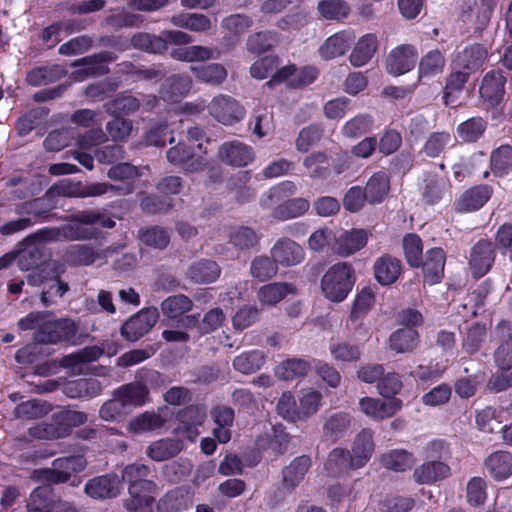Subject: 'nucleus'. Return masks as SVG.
Returning <instances> with one entry per match:
<instances>
[{
    "label": "nucleus",
    "mask_w": 512,
    "mask_h": 512,
    "mask_svg": "<svg viewBox=\"0 0 512 512\" xmlns=\"http://www.w3.org/2000/svg\"><path fill=\"white\" fill-rule=\"evenodd\" d=\"M487 56V49L483 45L475 44L458 53L454 65L471 75L484 64Z\"/></svg>",
    "instance_id": "23"
},
{
    "label": "nucleus",
    "mask_w": 512,
    "mask_h": 512,
    "mask_svg": "<svg viewBox=\"0 0 512 512\" xmlns=\"http://www.w3.org/2000/svg\"><path fill=\"white\" fill-rule=\"evenodd\" d=\"M325 469L331 476H340L349 469H356L350 464L348 453L343 449L336 448L332 450L325 463Z\"/></svg>",
    "instance_id": "57"
},
{
    "label": "nucleus",
    "mask_w": 512,
    "mask_h": 512,
    "mask_svg": "<svg viewBox=\"0 0 512 512\" xmlns=\"http://www.w3.org/2000/svg\"><path fill=\"white\" fill-rule=\"evenodd\" d=\"M52 503L51 490L48 487H37L27 500V512H51Z\"/></svg>",
    "instance_id": "55"
},
{
    "label": "nucleus",
    "mask_w": 512,
    "mask_h": 512,
    "mask_svg": "<svg viewBox=\"0 0 512 512\" xmlns=\"http://www.w3.org/2000/svg\"><path fill=\"white\" fill-rule=\"evenodd\" d=\"M311 367V363L305 359L291 358L278 364L274 369V373L280 379L294 380L295 378L307 375Z\"/></svg>",
    "instance_id": "36"
},
{
    "label": "nucleus",
    "mask_w": 512,
    "mask_h": 512,
    "mask_svg": "<svg viewBox=\"0 0 512 512\" xmlns=\"http://www.w3.org/2000/svg\"><path fill=\"white\" fill-rule=\"evenodd\" d=\"M129 498L125 500L124 507L128 512H152L155 502L154 494L157 485L154 482L134 484L128 488Z\"/></svg>",
    "instance_id": "8"
},
{
    "label": "nucleus",
    "mask_w": 512,
    "mask_h": 512,
    "mask_svg": "<svg viewBox=\"0 0 512 512\" xmlns=\"http://www.w3.org/2000/svg\"><path fill=\"white\" fill-rule=\"evenodd\" d=\"M188 277L195 283H211L220 275V267L211 260L193 263L188 269Z\"/></svg>",
    "instance_id": "39"
},
{
    "label": "nucleus",
    "mask_w": 512,
    "mask_h": 512,
    "mask_svg": "<svg viewBox=\"0 0 512 512\" xmlns=\"http://www.w3.org/2000/svg\"><path fill=\"white\" fill-rule=\"evenodd\" d=\"M209 114L219 123L231 126L245 117L244 107L233 97L220 94L207 106Z\"/></svg>",
    "instance_id": "4"
},
{
    "label": "nucleus",
    "mask_w": 512,
    "mask_h": 512,
    "mask_svg": "<svg viewBox=\"0 0 512 512\" xmlns=\"http://www.w3.org/2000/svg\"><path fill=\"white\" fill-rule=\"evenodd\" d=\"M76 325L70 319L47 321L36 335L42 343L55 344L71 339L76 334Z\"/></svg>",
    "instance_id": "10"
},
{
    "label": "nucleus",
    "mask_w": 512,
    "mask_h": 512,
    "mask_svg": "<svg viewBox=\"0 0 512 512\" xmlns=\"http://www.w3.org/2000/svg\"><path fill=\"white\" fill-rule=\"evenodd\" d=\"M278 265L279 263H276L273 258L258 256L251 262L250 273L253 278L259 281H266L277 274Z\"/></svg>",
    "instance_id": "56"
},
{
    "label": "nucleus",
    "mask_w": 512,
    "mask_h": 512,
    "mask_svg": "<svg viewBox=\"0 0 512 512\" xmlns=\"http://www.w3.org/2000/svg\"><path fill=\"white\" fill-rule=\"evenodd\" d=\"M271 256L280 266L291 267L304 260L305 252L298 243L290 238H281L271 248Z\"/></svg>",
    "instance_id": "11"
},
{
    "label": "nucleus",
    "mask_w": 512,
    "mask_h": 512,
    "mask_svg": "<svg viewBox=\"0 0 512 512\" xmlns=\"http://www.w3.org/2000/svg\"><path fill=\"white\" fill-rule=\"evenodd\" d=\"M450 468L443 462L430 461L424 463L414 471V478L418 483H432L448 477Z\"/></svg>",
    "instance_id": "38"
},
{
    "label": "nucleus",
    "mask_w": 512,
    "mask_h": 512,
    "mask_svg": "<svg viewBox=\"0 0 512 512\" xmlns=\"http://www.w3.org/2000/svg\"><path fill=\"white\" fill-rule=\"evenodd\" d=\"M303 166L309 171L310 178H326L329 174L328 155L320 151L311 153L304 158Z\"/></svg>",
    "instance_id": "54"
},
{
    "label": "nucleus",
    "mask_w": 512,
    "mask_h": 512,
    "mask_svg": "<svg viewBox=\"0 0 512 512\" xmlns=\"http://www.w3.org/2000/svg\"><path fill=\"white\" fill-rule=\"evenodd\" d=\"M355 40V34L351 30L337 32L328 37L319 47V55L325 60H331L343 56Z\"/></svg>",
    "instance_id": "17"
},
{
    "label": "nucleus",
    "mask_w": 512,
    "mask_h": 512,
    "mask_svg": "<svg viewBox=\"0 0 512 512\" xmlns=\"http://www.w3.org/2000/svg\"><path fill=\"white\" fill-rule=\"evenodd\" d=\"M191 70L199 80L212 85L224 82L228 74L226 68L219 63L194 66Z\"/></svg>",
    "instance_id": "50"
},
{
    "label": "nucleus",
    "mask_w": 512,
    "mask_h": 512,
    "mask_svg": "<svg viewBox=\"0 0 512 512\" xmlns=\"http://www.w3.org/2000/svg\"><path fill=\"white\" fill-rule=\"evenodd\" d=\"M418 57L419 53L414 45H398L387 56L386 71L394 76L406 74L415 67Z\"/></svg>",
    "instance_id": "5"
},
{
    "label": "nucleus",
    "mask_w": 512,
    "mask_h": 512,
    "mask_svg": "<svg viewBox=\"0 0 512 512\" xmlns=\"http://www.w3.org/2000/svg\"><path fill=\"white\" fill-rule=\"evenodd\" d=\"M309 467V457L300 456L295 458L283 470V485L288 489H294L303 480Z\"/></svg>",
    "instance_id": "40"
},
{
    "label": "nucleus",
    "mask_w": 512,
    "mask_h": 512,
    "mask_svg": "<svg viewBox=\"0 0 512 512\" xmlns=\"http://www.w3.org/2000/svg\"><path fill=\"white\" fill-rule=\"evenodd\" d=\"M403 402L399 398L381 400L372 397H363L359 400L362 413L373 420H384L395 415L402 409Z\"/></svg>",
    "instance_id": "9"
},
{
    "label": "nucleus",
    "mask_w": 512,
    "mask_h": 512,
    "mask_svg": "<svg viewBox=\"0 0 512 512\" xmlns=\"http://www.w3.org/2000/svg\"><path fill=\"white\" fill-rule=\"evenodd\" d=\"M171 23L177 27L185 28L194 32H205L212 26L211 20L203 15L196 13H182L173 16Z\"/></svg>",
    "instance_id": "47"
},
{
    "label": "nucleus",
    "mask_w": 512,
    "mask_h": 512,
    "mask_svg": "<svg viewBox=\"0 0 512 512\" xmlns=\"http://www.w3.org/2000/svg\"><path fill=\"white\" fill-rule=\"evenodd\" d=\"M317 74V70L313 67H305L297 71L295 66L288 65L277 71L271 80L267 82V85L272 86L288 81L289 86L299 88L313 83L317 78Z\"/></svg>",
    "instance_id": "12"
},
{
    "label": "nucleus",
    "mask_w": 512,
    "mask_h": 512,
    "mask_svg": "<svg viewBox=\"0 0 512 512\" xmlns=\"http://www.w3.org/2000/svg\"><path fill=\"white\" fill-rule=\"evenodd\" d=\"M470 74L454 65L452 72L448 75L444 87L443 99L446 105L456 102L467 83Z\"/></svg>",
    "instance_id": "35"
},
{
    "label": "nucleus",
    "mask_w": 512,
    "mask_h": 512,
    "mask_svg": "<svg viewBox=\"0 0 512 512\" xmlns=\"http://www.w3.org/2000/svg\"><path fill=\"white\" fill-rule=\"evenodd\" d=\"M486 468L495 480H504L512 474V458L508 452L498 451L486 460Z\"/></svg>",
    "instance_id": "37"
},
{
    "label": "nucleus",
    "mask_w": 512,
    "mask_h": 512,
    "mask_svg": "<svg viewBox=\"0 0 512 512\" xmlns=\"http://www.w3.org/2000/svg\"><path fill=\"white\" fill-rule=\"evenodd\" d=\"M512 417L511 409L501 408L496 412L491 407H486L479 411L476 415L477 426L485 432H494L500 429L502 422L509 420Z\"/></svg>",
    "instance_id": "32"
},
{
    "label": "nucleus",
    "mask_w": 512,
    "mask_h": 512,
    "mask_svg": "<svg viewBox=\"0 0 512 512\" xmlns=\"http://www.w3.org/2000/svg\"><path fill=\"white\" fill-rule=\"evenodd\" d=\"M278 41V36L275 33L258 32L249 36L246 46L249 52L261 54L274 47Z\"/></svg>",
    "instance_id": "63"
},
{
    "label": "nucleus",
    "mask_w": 512,
    "mask_h": 512,
    "mask_svg": "<svg viewBox=\"0 0 512 512\" xmlns=\"http://www.w3.org/2000/svg\"><path fill=\"white\" fill-rule=\"evenodd\" d=\"M101 390V383L95 378L72 380L64 386V393L70 398L94 397L99 395Z\"/></svg>",
    "instance_id": "34"
},
{
    "label": "nucleus",
    "mask_w": 512,
    "mask_h": 512,
    "mask_svg": "<svg viewBox=\"0 0 512 512\" xmlns=\"http://www.w3.org/2000/svg\"><path fill=\"white\" fill-rule=\"evenodd\" d=\"M265 363V354L260 350L245 351L234 358L233 367L236 371L249 375L258 371Z\"/></svg>",
    "instance_id": "41"
},
{
    "label": "nucleus",
    "mask_w": 512,
    "mask_h": 512,
    "mask_svg": "<svg viewBox=\"0 0 512 512\" xmlns=\"http://www.w3.org/2000/svg\"><path fill=\"white\" fill-rule=\"evenodd\" d=\"M390 190V182L385 172L374 173L367 181L364 189L367 201L370 204H378L384 201Z\"/></svg>",
    "instance_id": "31"
},
{
    "label": "nucleus",
    "mask_w": 512,
    "mask_h": 512,
    "mask_svg": "<svg viewBox=\"0 0 512 512\" xmlns=\"http://www.w3.org/2000/svg\"><path fill=\"white\" fill-rule=\"evenodd\" d=\"M296 292L297 288L294 284L274 282L261 286L257 292V298L263 307L275 306L287 295H293Z\"/></svg>",
    "instance_id": "25"
},
{
    "label": "nucleus",
    "mask_w": 512,
    "mask_h": 512,
    "mask_svg": "<svg viewBox=\"0 0 512 512\" xmlns=\"http://www.w3.org/2000/svg\"><path fill=\"white\" fill-rule=\"evenodd\" d=\"M192 307V300L183 294L169 296L161 303V310L163 314L171 319L181 317L185 313L191 311Z\"/></svg>",
    "instance_id": "49"
},
{
    "label": "nucleus",
    "mask_w": 512,
    "mask_h": 512,
    "mask_svg": "<svg viewBox=\"0 0 512 512\" xmlns=\"http://www.w3.org/2000/svg\"><path fill=\"white\" fill-rule=\"evenodd\" d=\"M309 208V201L305 198H293L279 205L272 213V217L281 221L297 218L304 215Z\"/></svg>",
    "instance_id": "46"
},
{
    "label": "nucleus",
    "mask_w": 512,
    "mask_h": 512,
    "mask_svg": "<svg viewBox=\"0 0 512 512\" xmlns=\"http://www.w3.org/2000/svg\"><path fill=\"white\" fill-rule=\"evenodd\" d=\"M116 397L123 402L125 407L127 406H140L148 400V389L141 383H131L123 385L116 391Z\"/></svg>",
    "instance_id": "43"
},
{
    "label": "nucleus",
    "mask_w": 512,
    "mask_h": 512,
    "mask_svg": "<svg viewBox=\"0 0 512 512\" xmlns=\"http://www.w3.org/2000/svg\"><path fill=\"white\" fill-rule=\"evenodd\" d=\"M54 416L61 433L63 432V438L68 436L74 427L87 421V415L84 412L75 410H63L54 414Z\"/></svg>",
    "instance_id": "59"
},
{
    "label": "nucleus",
    "mask_w": 512,
    "mask_h": 512,
    "mask_svg": "<svg viewBox=\"0 0 512 512\" xmlns=\"http://www.w3.org/2000/svg\"><path fill=\"white\" fill-rule=\"evenodd\" d=\"M495 255L492 244L487 240L477 242L471 251L470 268L475 278L484 276L492 267Z\"/></svg>",
    "instance_id": "18"
},
{
    "label": "nucleus",
    "mask_w": 512,
    "mask_h": 512,
    "mask_svg": "<svg viewBox=\"0 0 512 512\" xmlns=\"http://www.w3.org/2000/svg\"><path fill=\"white\" fill-rule=\"evenodd\" d=\"M446 59L439 49H432L425 53L418 63V81L432 79L441 75L445 69Z\"/></svg>",
    "instance_id": "24"
},
{
    "label": "nucleus",
    "mask_w": 512,
    "mask_h": 512,
    "mask_svg": "<svg viewBox=\"0 0 512 512\" xmlns=\"http://www.w3.org/2000/svg\"><path fill=\"white\" fill-rule=\"evenodd\" d=\"M219 56L217 49L201 45L178 47L171 51L173 59L185 62L208 61L218 59Z\"/></svg>",
    "instance_id": "27"
},
{
    "label": "nucleus",
    "mask_w": 512,
    "mask_h": 512,
    "mask_svg": "<svg viewBox=\"0 0 512 512\" xmlns=\"http://www.w3.org/2000/svg\"><path fill=\"white\" fill-rule=\"evenodd\" d=\"M103 353V348L99 346H87L75 353L65 356L61 360V365L65 368H70L73 373H80L84 364L98 360Z\"/></svg>",
    "instance_id": "29"
},
{
    "label": "nucleus",
    "mask_w": 512,
    "mask_h": 512,
    "mask_svg": "<svg viewBox=\"0 0 512 512\" xmlns=\"http://www.w3.org/2000/svg\"><path fill=\"white\" fill-rule=\"evenodd\" d=\"M51 411V406L45 401L31 399L16 406L14 414L16 418L23 420H33L42 418Z\"/></svg>",
    "instance_id": "48"
},
{
    "label": "nucleus",
    "mask_w": 512,
    "mask_h": 512,
    "mask_svg": "<svg viewBox=\"0 0 512 512\" xmlns=\"http://www.w3.org/2000/svg\"><path fill=\"white\" fill-rule=\"evenodd\" d=\"M368 232L364 229H351L336 235V247L333 252L341 256H350L361 250L368 241Z\"/></svg>",
    "instance_id": "19"
},
{
    "label": "nucleus",
    "mask_w": 512,
    "mask_h": 512,
    "mask_svg": "<svg viewBox=\"0 0 512 512\" xmlns=\"http://www.w3.org/2000/svg\"><path fill=\"white\" fill-rule=\"evenodd\" d=\"M158 317L159 313L156 308L141 310L123 324L121 334L129 341H136L150 331Z\"/></svg>",
    "instance_id": "6"
},
{
    "label": "nucleus",
    "mask_w": 512,
    "mask_h": 512,
    "mask_svg": "<svg viewBox=\"0 0 512 512\" xmlns=\"http://www.w3.org/2000/svg\"><path fill=\"white\" fill-rule=\"evenodd\" d=\"M486 129V122L481 117H472L457 127V134L465 142L478 140Z\"/></svg>",
    "instance_id": "62"
},
{
    "label": "nucleus",
    "mask_w": 512,
    "mask_h": 512,
    "mask_svg": "<svg viewBox=\"0 0 512 512\" xmlns=\"http://www.w3.org/2000/svg\"><path fill=\"white\" fill-rule=\"evenodd\" d=\"M192 504L188 488L178 487L168 491L156 504L157 512H181Z\"/></svg>",
    "instance_id": "22"
},
{
    "label": "nucleus",
    "mask_w": 512,
    "mask_h": 512,
    "mask_svg": "<svg viewBox=\"0 0 512 512\" xmlns=\"http://www.w3.org/2000/svg\"><path fill=\"white\" fill-rule=\"evenodd\" d=\"M401 274V262L389 255L378 258L374 264V275L382 285H390L397 281Z\"/></svg>",
    "instance_id": "28"
},
{
    "label": "nucleus",
    "mask_w": 512,
    "mask_h": 512,
    "mask_svg": "<svg viewBox=\"0 0 512 512\" xmlns=\"http://www.w3.org/2000/svg\"><path fill=\"white\" fill-rule=\"evenodd\" d=\"M373 123V118L370 115L358 114L342 126L341 133L346 138L355 139L369 132Z\"/></svg>",
    "instance_id": "52"
},
{
    "label": "nucleus",
    "mask_w": 512,
    "mask_h": 512,
    "mask_svg": "<svg viewBox=\"0 0 512 512\" xmlns=\"http://www.w3.org/2000/svg\"><path fill=\"white\" fill-rule=\"evenodd\" d=\"M121 482L116 474L95 477L85 485V493L93 499H108L120 494Z\"/></svg>",
    "instance_id": "14"
},
{
    "label": "nucleus",
    "mask_w": 512,
    "mask_h": 512,
    "mask_svg": "<svg viewBox=\"0 0 512 512\" xmlns=\"http://www.w3.org/2000/svg\"><path fill=\"white\" fill-rule=\"evenodd\" d=\"M86 465L83 456L62 457L55 459L51 468L36 470L35 475L41 481L53 484L64 483L73 474L83 471Z\"/></svg>",
    "instance_id": "3"
},
{
    "label": "nucleus",
    "mask_w": 512,
    "mask_h": 512,
    "mask_svg": "<svg viewBox=\"0 0 512 512\" xmlns=\"http://www.w3.org/2000/svg\"><path fill=\"white\" fill-rule=\"evenodd\" d=\"M179 418L177 434L189 441H194L199 435L198 427L205 421L206 410L200 406H189L179 414Z\"/></svg>",
    "instance_id": "15"
},
{
    "label": "nucleus",
    "mask_w": 512,
    "mask_h": 512,
    "mask_svg": "<svg viewBox=\"0 0 512 512\" xmlns=\"http://www.w3.org/2000/svg\"><path fill=\"white\" fill-rule=\"evenodd\" d=\"M353 285V270L346 263H337L331 266L321 279L322 293L332 302L343 301L352 290Z\"/></svg>",
    "instance_id": "2"
},
{
    "label": "nucleus",
    "mask_w": 512,
    "mask_h": 512,
    "mask_svg": "<svg viewBox=\"0 0 512 512\" xmlns=\"http://www.w3.org/2000/svg\"><path fill=\"white\" fill-rule=\"evenodd\" d=\"M329 351L336 362H356L361 357V351L357 345L343 341L330 343Z\"/></svg>",
    "instance_id": "60"
},
{
    "label": "nucleus",
    "mask_w": 512,
    "mask_h": 512,
    "mask_svg": "<svg viewBox=\"0 0 512 512\" xmlns=\"http://www.w3.org/2000/svg\"><path fill=\"white\" fill-rule=\"evenodd\" d=\"M191 85L188 77L173 76L163 84L161 96L164 101L176 102L190 91Z\"/></svg>",
    "instance_id": "45"
},
{
    "label": "nucleus",
    "mask_w": 512,
    "mask_h": 512,
    "mask_svg": "<svg viewBox=\"0 0 512 512\" xmlns=\"http://www.w3.org/2000/svg\"><path fill=\"white\" fill-rule=\"evenodd\" d=\"M378 40L374 34L363 35L355 44L350 56V64L354 67L366 65L377 51Z\"/></svg>",
    "instance_id": "26"
},
{
    "label": "nucleus",
    "mask_w": 512,
    "mask_h": 512,
    "mask_svg": "<svg viewBox=\"0 0 512 512\" xmlns=\"http://www.w3.org/2000/svg\"><path fill=\"white\" fill-rule=\"evenodd\" d=\"M308 247L317 252L333 251L336 247V233L330 228H319L308 239Z\"/></svg>",
    "instance_id": "58"
},
{
    "label": "nucleus",
    "mask_w": 512,
    "mask_h": 512,
    "mask_svg": "<svg viewBox=\"0 0 512 512\" xmlns=\"http://www.w3.org/2000/svg\"><path fill=\"white\" fill-rule=\"evenodd\" d=\"M165 421L166 420L157 413L145 412L131 420L128 424V429L135 434L150 432L161 428Z\"/></svg>",
    "instance_id": "51"
},
{
    "label": "nucleus",
    "mask_w": 512,
    "mask_h": 512,
    "mask_svg": "<svg viewBox=\"0 0 512 512\" xmlns=\"http://www.w3.org/2000/svg\"><path fill=\"white\" fill-rule=\"evenodd\" d=\"M114 225V220L109 217L94 212H83L75 221L60 228L43 230L41 233L44 239L49 241L80 240L93 237L97 232L96 226L112 228Z\"/></svg>",
    "instance_id": "1"
},
{
    "label": "nucleus",
    "mask_w": 512,
    "mask_h": 512,
    "mask_svg": "<svg viewBox=\"0 0 512 512\" xmlns=\"http://www.w3.org/2000/svg\"><path fill=\"white\" fill-rule=\"evenodd\" d=\"M167 160L175 165L183 168L187 174L198 173L206 167V161L201 156H195L192 147L187 146L184 142H179L171 147L166 154Z\"/></svg>",
    "instance_id": "7"
},
{
    "label": "nucleus",
    "mask_w": 512,
    "mask_h": 512,
    "mask_svg": "<svg viewBox=\"0 0 512 512\" xmlns=\"http://www.w3.org/2000/svg\"><path fill=\"white\" fill-rule=\"evenodd\" d=\"M374 452L373 433L368 429H363L357 434L351 453L348 454L350 464L355 468H361L371 458Z\"/></svg>",
    "instance_id": "20"
},
{
    "label": "nucleus",
    "mask_w": 512,
    "mask_h": 512,
    "mask_svg": "<svg viewBox=\"0 0 512 512\" xmlns=\"http://www.w3.org/2000/svg\"><path fill=\"white\" fill-rule=\"evenodd\" d=\"M322 395L320 392L308 389L302 393L299 397V405L297 414H299V420H305L314 415L321 404Z\"/></svg>",
    "instance_id": "61"
},
{
    "label": "nucleus",
    "mask_w": 512,
    "mask_h": 512,
    "mask_svg": "<svg viewBox=\"0 0 512 512\" xmlns=\"http://www.w3.org/2000/svg\"><path fill=\"white\" fill-rule=\"evenodd\" d=\"M490 168L494 175L503 177L512 171V146L504 144L490 155Z\"/></svg>",
    "instance_id": "44"
},
{
    "label": "nucleus",
    "mask_w": 512,
    "mask_h": 512,
    "mask_svg": "<svg viewBox=\"0 0 512 512\" xmlns=\"http://www.w3.org/2000/svg\"><path fill=\"white\" fill-rule=\"evenodd\" d=\"M505 78L500 72H488L482 79L479 94L487 106H497L503 99Z\"/></svg>",
    "instance_id": "16"
},
{
    "label": "nucleus",
    "mask_w": 512,
    "mask_h": 512,
    "mask_svg": "<svg viewBox=\"0 0 512 512\" xmlns=\"http://www.w3.org/2000/svg\"><path fill=\"white\" fill-rule=\"evenodd\" d=\"M219 159L233 167H243L254 159L253 149L240 141L223 143L218 152Z\"/></svg>",
    "instance_id": "13"
},
{
    "label": "nucleus",
    "mask_w": 512,
    "mask_h": 512,
    "mask_svg": "<svg viewBox=\"0 0 512 512\" xmlns=\"http://www.w3.org/2000/svg\"><path fill=\"white\" fill-rule=\"evenodd\" d=\"M491 189L486 185H480L463 192L456 201L455 208L458 212L469 213L480 209L490 198Z\"/></svg>",
    "instance_id": "21"
},
{
    "label": "nucleus",
    "mask_w": 512,
    "mask_h": 512,
    "mask_svg": "<svg viewBox=\"0 0 512 512\" xmlns=\"http://www.w3.org/2000/svg\"><path fill=\"white\" fill-rule=\"evenodd\" d=\"M139 238L143 244L155 249H164L170 242L168 232L159 227L140 230Z\"/></svg>",
    "instance_id": "64"
},
{
    "label": "nucleus",
    "mask_w": 512,
    "mask_h": 512,
    "mask_svg": "<svg viewBox=\"0 0 512 512\" xmlns=\"http://www.w3.org/2000/svg\"><path fill=\"white\" fill-rule=\"evenodd\" d=\"M183 446L176 439H160L149 445L147 455L154 461H164L177 455Z\"/></svg>",
    "instance_id": "42"
},
{
    "label": "nucleus",
    "mask_w": 512,
    "mask_h": 512,
    "mask_svg": "<svg viewBox=\"0 0 512 512\" xmlns=\"http://www.w3.org/2000/svg\"><path fill=\"white\" fill-rule=\"evenodd\" d=\"M445 266V254L441 248H433L427 251L423 270L426 281L430 284L440 282Z\"/></svg>",
    "instance_id": "33"
},
{
    "label": "nucleus",
    "mask_w": 512,
    "mask_h": 512,
    "mask_svg": "<svg viewBox=\"0 0 512 512\" xmlns=\"http://www.w3.org/2000/svg\"><path fill=\"white\" fill-rule=\"evenodd\" d=\"M418 332L410 327L400 328L389 337V348L398 354L410 353L418 345Z\"/></svg>",
    "instance_id": "30"
},
{
    "label": "nucleus",
    "mask_w": 512,
    "mask_h": 512,
    "mask_svg": "<svg viewBox=\"0 0 512 512\" xmlns=\"http://www.w3.org/2000/svg\"><path fill=\"white\" fill-rule=\"evenodd\" d=\"M381 463L387 469L405 471L414 465L415 460L413 455L405 450H392L381 456Z\"/></svg>",
    "instance_id": "53"
}]
</instances>
